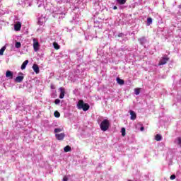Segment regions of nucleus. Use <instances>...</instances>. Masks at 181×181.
I'll return each instance as SVG.
<instances>
[{
	"label": "nucleus",
	"mask_w": 181,
	"mask_h": 181,
	"mask_svg": "<svg viewBox=\"0 0 181 181\" xmlns=\"http://www.w3.org/2000/svg\"><path fill=\"white\" fill-rule=\"evenodd\" d=\"M117 2L119 5H125L127 0H117Z\"/></svg>",
	"instance_id": "15"
},
{
	"label": "nucleus",
	"mask_w": 181,
	"mask_h": 181,
	"mask_svg": "<svg viewBox=\"0 0 181 181\" xmlns=\"http://www.w3.org/2000/svg\"><path fill=\"white\" fill-rule=\"evenodd\" d=\"M51 88H52V90H54V86H51Z\"/></svg>",
	"instance_id": "31"
},
{
	"label": "nucleus",
	"mask_w": 181,
	"mask_h": 181,
	"mask_svg": "<svg viewBox=\"0 0 181 181\" xmlns=\"http://www.w3.org/2000/svg\"><path fill=\"white\" fill-rule=\"evenodd\" d=\"M113 9L115 11V10L118 9V7H117V6H115L113 7Z\"/></svg>",
	"instance_id": "29"
},
{
	"label": "nucleus",
	"mask_w": 181,
	"mask_h": 181,
	"mask_svg": "<svg viewBox=\"0 0 181 181\" xmlns=\"http://www.w3.org/2000/svg\"><path fill=\"white\" fill-rule=\"evenodd\" d=\"M23 76H18L16 78L15 81L16 83H22L23 81Z\"/></svg>",
	"instance_id": "11"
},
{
	"label": "nucleus",
	"mask_w": 181,
	"mask_h": 181,
	"mask_svg": "<svg viewBox=\"0 0 181 181\" xmlns=\"http://www.w3.org/2000/svg\"><path fill=\"white\" fill-rule=\"evenodd\" d=\"M144 129H145V128H144V127H141L140 128V130H141V131H144Z\"/></svg>",
	"instance_id": "30"
},
{
	"label": "nucleus",
	"mask_w": 181,
	"mask_h": 181,
	"mask_svg": "<svg viewBox=\"0 0 181 181\" xmlns=\"http://www.w3.org/2000/svg\"><path fill=\"white\" fill-rule=\"evenodd\" d=\"M100 128L101 131L105 132V131H108L110 128V120L105 119H104L100 124Z\"/></svg>",
	"instance_id": "2"
},
{
	"label": "nucleus",
	"mask_w": 181,
	"mask_h": 181,
	"mask_svg": "<svg viewBox=\"0 0 181 181\" xmlns=\"http://www.w3.org/2000/svg\"><path fill=\"white\" fill-rule=\"evenodd\" d=\"M60 95L59 98L63 99L64 98V94H66V89L64 88L61 87L59 88Z\"/></svg>",
	"instance_id": "6"
},
{
	"label": "nucleus",
	"mask_w": 181,
	"mask_h": 181,
	"mask_svg": "<svg viewBox=\"0 0 181 181\" xmlns=\"http://www.w3.org/2000/svg\"><path fill=\"white\" fill-rule=\"evenodd\" d=\"M65 136H66V134H64V133H61V134H55V138L58 141H63L64 139Z\"/></svg>",
	"instance_id": "4"
},
{
	"label": "nucleus",
	"mask_w": 181,
	"mask_h": 181,
	"mask_svg": "<svg viewBox=\"0 0 181 181\" xmlns=\"http://www.w3.org/2000/svg\"><path fill=\"white\" fill-rule=\"evenodd\" d=\"M53 46L56 50H59V49H60V45H59V44H57V42H54Z\"/></svg>",
	"instance_id": "19"
},
{
	"label": "nucleus",
	"mask_w": 181,
	"mask_h": 181,
	"mask_svg": "<svg viewBox=\"0 0 181 181\" xmlns=\"http://www.w3.org/2000/svg\"><path fill=\"white\" fill-rule=\"evenodd\" d=\"M141 93V88H136L134 89V93L136 94V95H139Z\"/></svg>",
	"instance_id": "17"
},
{
	"label": "nucleus",
	"mask_w": 181,
	"mask_h": 181,
	"mask_svg": "<svg viewBox=\"0 0 181 181\" xmlns=\"http://www.w3.org/2000/svg\"><path fill=\"white\" fill-rule=\"evenodd\" d=\"M54 115L55 118H60V112H59L58 111H55L54 112Z\"/></svg>",
	"instance_id": "21"
},
{
	"label": "nucleus",
	"mask_w": 181,
	"mask_h": 181,
	"mask_svg": "<svg viewBox=\"0 0 181 181\" xmlns=\"http://www.w3.org/2000/svg\"><path fill=\"white\" fill-rule=\"evenodd\" d=\"M152 23V18H147V25L149 26Z\"/></svg>",
	"instance_id": "22"
},
{
	"label": "nucleus",
	"mask_w": 181,
	"mask_h": 181,
	"mask_svg": "<svg viewBox=\"0 0 181 181\" xmlns=\"http://www.w3.org/2000/svg\"><path fill=\"white\" fill-rule=\"evenodd\" d=\"M116 80L120 86H124V84L125 83V81L119 78H117Z\"/></svg>",
	"instance_id": "13"
},
{
	"label": "nucleus",
	"mask_w": 181,
	"mask_h": 181,
	"mask_svg": "<svg viewBox=\"0 0 181 181\" xmlns=\"http://www.w3.org/2000/svg\"><path fill=\"white\" fill-rule=\"evenodd\" d=\"M76 107L78 110H83V111H88L90 110V105L88 103H84L83 100H78Z\"/></svg>",
	"instance_id": "1"
},
{
	"label": "nucleus",
	"mask_w": 181,
	"mask_h": 181,
	"mask_svg": "<svg viewBox=\"0 0 181 181\" xmlns=\"http://www.w3.org/2000/svg\"><path fill=\"white\" fill-rule=\"evenodd\" d=\"M21 28L22 23H21V22H18L14 25V30H16V32H19Z\"/></svg>",
	"instance_id": "7"
},
{
	"label": "nucleus",
	"mask_w": 181,
	"mask_h": 181,
	"mask_svg": "<svg viewBox=\"0 0 181 181\" xmlns=\"http://www.w3.org/2000/svg\"><path fill=\"white\" fill-rule=\"evenodd\" d=\"M62 131H63V129H62L60 128L54 129V133L55 134H59V132H62Z\"/></svg>",
	"instance_id": "23"
},
{
	"label": "nucleus",
	"mask_w": 181,
	"mask_h": 181,
	"mask_svg": "<svg viewBox=\"0 0 181 181\" xmlns=\"http://www.w3.org/2000/svg\"><path fill=\"white\" fill-rule=\"evenodd\" d=\"M21 46H22V44H21L20 42H16L15 47H16V49H21Z\"/></svg>",
	"instance_id": "20"
},
{
	"label": "nucleus",
	"mask_w": 181,
	"mask_h": 181,
	"mask_svg": "<svg viewBox=\"0 0 181 181\" xmlns=\"http://www.w3.org/2000/svg\"><path fill=\"white\" fill-rule=\"evenodd\" d=\"M156 141H162V136L160 134H156L155 136Z\"/></svg>",
	"instance_id": "18"
},
{
	"label": "nucleus",
	"mask_w": 181,
	"mask_h": 181,
	"mask_svg": "<svg viewBox=\"0 0 181 181\" xmlns=\"http://www.w3.org/2000/svg\"><path fill=\"white\" fill-rule=\"evenodd\" d=\"M64 152H71V147H70V146H66L64 148Z\"/></svg>",
	"instance_id": "14"
},
{
	"label": "nucleus",
	"mask_w": 181,
	"mask_h": 181,
	"mask_svg": "<svg viewBox=\"0 0 181 181\" xmlns=\"http://www.w3.org/2000/svg\"><path fill=\"white\" fill-rule=\"evenodd\" d=\"M170 179L171 180H174V179H176V175H172L170 177Z\"/></svg>",
	"instance_id": "27"
},
{
	"label": "nucleus",
	"mask_w": 181,
	"mask_h": 181,
	"mask_svg": "<svg viewBox=\"0 0 181 181\" xmlns=\"http://www.w3.org/2000/svg\"><path fill=\"white\" fill-rule=\"evenodd\" d=\"M177 140V144L181 146V137H178Z\"/></svg>",
	"instance_id": "25"
},
{
	"label": "nucleus",
	"mask_w": 181,
	"mask_h": 181,
	"mask_svg": "<svg viewBox=\"0 0 181 181\" xmlns=\"http://www.w3.org/2000/svg\"><path fill=\"white\" fill-rule=\"evenodd\" d=\"M54 104L57 105V104H60V99H56L54 100Z\"/></svg>",
	"instance_id": "26"
},
{
	"label": "nucleus",
	"mask_w": 181,
	"mask_h": 181,
	"mask_svg": "<svg viewBox=\"0 0 181 181\" xmlns=\"http://www.w3.org/2000/svg\"><path fill=\"white\" fill-rule=\"evenodd\" d=\"M33 70L36 73V74H39L40 70L39 69V65L34 64L33 66Z\"/></svg>",
	"instance_id": "9"
},
{
	"label": "nucleus",
	"mask_w": 181,
	"mask_h": 181,
	"mask_svg": "<svg viewBox=\"0 0 181 181\" xmlns=\"http://www.w3.org/2000/svg\"><path fill=\"white\" fill-rule=\"evenodd\" d=\"M169 62V57L168 56H164L159 61L158 66H163V64H166Z\"/></svg>",
	"instance_id": "3"
},
{
	"label": "nucleus",
	"mask_w": 181,
	"mask_h": 181,
	"mask_svg": "<svg viewBox=\"0 0 181 181\" xmlns=\"http://www.w3.org/2000/svg\"><path fill=\"white\" fill-rule=\"evenodd\" d=\"M33 49L35 52H37L39 50V47H40V45H39V42H36V39H33Z\"/></svg>",
	"instance_id": "5"
},
{
	"label": "nucleus",
	"mask_w": 181,
	"mask_h": 181,
	"mask_svg": "<svg viewBox=\"0 0 181 181\" xmlns=\"http://www.w3.org/2000/svg\"><path fill=\"white\" fill-rule=\"evenodd\" d=\"M29 63L28 60H25L21 65V70H25L26 69V65Z\"/></svg>",
	"instance_id": "12"
},
{
	"label": "nucleus",
	"mask_w": 181,
	"mask_h": 181,
	"mask_svg": "<svg viewBox=\"0 0 181 181\" xmlns=\"http://www.w3.org/2000/svg\"><path fill=\"white\" fill-rule=\"evenodd\" d=\"M69 180V178H67V177H64L63 178V181H68Z\"/></svg>",
	"instance_id": "28"
},
{
	"label": "nucleus",
	"mask_w": 181,
	"mask_h": 181,
	"mask_svg": "<svg viewBox=\"0 0 181 181\" xmlns=\"http://www.w3.org/2000/svg\"><path fill=\"white\" fill-rule=\"evenodd\" d=\"M129 113H130V119H132V121H135L136 119V113H135L134 112V110H129Z\"/></svg>",
	"instance_id": "8"
},
{
	"label": "nucleus",
	"mask_w": 181,
	"mask_h": 181,
	"mask_svg": "<svg viewBox=\"0 0 181 181\" xmlns=\"http://www.w3.org/2000/svg\"><path fill=\"white\" fill-rule=\"evenodd\" d=\"M121 132H122V136H125V132H126L125 128L122 127Z\"/></svg>",
	"instance_id": "24"
},
{
	"label": "nucleus",
	"mask_w": 181,
	"mask_h": 181,
	"mask_svg": "<svg viewBox=\"0 0 181 181\" xmlns=\"http://www.w3.org/2000/svg\"><path fill=\"white\" fill-rule=\"evenodd\" d=\"M6 77H7V78H10V79L13 78V72L11 71H6Z\"/></svg>",
	"instance_id": "10"
},
{
	"label": "nucleus",
	"mask_w": 181,
	"mask_h": 181,
	"mask_svg": "<svg viewBox=\"0 0 181 181\" xmlns=\"http://www.w3.org/2000/svg\"><path fill=\"white\" fill-rule=\"evenodd\" d=\"M6 50V47L4 46L0 49V56H4V52Z\"/></svg>",
	"instance_id": "16"
}]
</instances>
